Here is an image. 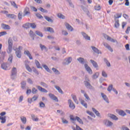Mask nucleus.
<instances>
[{"mask_svg": "<svg viewBox=\"0 0 130 130\" xmlns=\"http://www.w3.org/2000/svg\"><path fill=\"white\" fill-rule=\"evenodd\" d=\"M7 17H8V18H11V19H15V18H16V15L14 14H8L7 15Z\"/></svg>", "mask_w": 130, "mask_h": 130, "instance_id": "53", "label": "nucleus"}, {"mask_svg": "<svg viewBox=\"0 0 130 130\" xmlns=\"http://www.w3.org/2000/svg\"><path fill=\"white\" fill-rule=\"evenodd\" d=\"M17 77V68L14 67L11 70V78L12 80H15Z\"/></svg>", "mask_w": 130, "mask_h": 130, "instance_id": "3", "label": "nucleus"}, {"mask_svg": "<svg viewBox=\"0 0 130 130\" xmlns=\"http://www.w3.org/2000/svg\"><path fill=\"white\" fill-rule=\"evenodd\" d=\"M99 76V73H98V72H96L94 74L92 75V78L93 79H97Z\"/></svg>", "mask_w": 130, "mask_h": 130, "instance_id": "49", "label": "nucleus"}, {"mask_svg": "<svg viewBox=\"0 0 130 130\" xmlns=\"http://www.w3.org/2000/svg\"><path fill=\"white\" fill-rule=\"evenodd\" d=\"M92 111L96 114V116H99L100 117V113L98 111H97L95 108H92Z\"/></svg>", "mask_w": 130, "mask_h": 130, "instance_id": "32", "label": "nucleus"}, {"mask_svg": "<svg viewBox=\"0 0 130 130\" xmlns=\"http://www.w3.org/2000/svg\"><path fill=\"white\" fill-rule=\"evenodd\" d=\"M32 94H36L38 92V90L35 88V87H33L31 90Z\"/></svg>", "mask_w": 130, "mask_h": 130, "instance_id": "54", "label": "nucleus"}, {"mask_svg": "<svg viewBox=\"0 0 130 130\" xmlns=\"http://www.w3.org/2000/svg\"><path fill=\"white\" fill-rule=\"evenodd\" d=\"M104 124H105L106 126L111 127V126L113 125V123L108 119H106L104 120Z\"/></svg>", "mask_w": 130, "mask_h": 130, "instance_id": "5", "label": "nucleus"}, {"mask_svg": "<svg viewBox=\"0 0 130 130\" xmlns=\"http://www.w3.org/2000/svg\"><path fill=\"white\" fill-rule=\"evenodd\" d=\"M40 107H41L42 108H44L45 107V104H44L42 102H40L39 103Z\"/></svg>", "mask_w": 130, "mask_h": 130, "instance_id": "55", "label": "nucleus"}, {"mask_svg": "<svg viewBox=\"0 0 130 130\" xmlns=\"http://www.w3.org/2000/svg\"><path fill=\"white\" fill-rule=\"evenodd\" d=\"M18 19L19 20H22V12L18 13Z\"/></svg>", "mask_w": 130, "mask_h": 130, "instance_id": "64", "label": "nucleus"}, {"mask_svg": "<svg viewBox=\"0 0 130 130\" xmlns=\"http://www.w3.org/2000/svg\"><path fill=\"white\" fill-rule=\"evenodd\" d=\"M94 9L96 11H100V10H101V6H100V5L99 6H95L94 7Z\"/></svg>", "mask_w": 130, "mask_h": 130, "instance_id": "58", "label": "nucleus"}, {"mask_svg": "<svg viewBox=\"0 0 130 130\" xmlns=\"http://www.w3.org/2000/svg\"><path fill=\"white\" fill-rule=\"evenodd\" d=\"M91 48H92V50H93L94 52H95V53H97L98 54H101L102 53V52H101V51L99 50V49H98V48H96L94 46H91Z\"/></svg>", "mask_w": 130, "mask_h": 130, "instance_id": "10", "label": "nucleus"}, {"mask_svg": "<svg viewBox=\"0 0 130 130\" xmlns=\"http://www.w3.org/2000/svg\"><path fill=\"white\" fill-rule=\"evenodd\" d=\"M45 30V31H48V32H50V33H54V30L51 27H47V30Z\"/></svg>", "mask_w": 130, "mask_h": 130, "instance_id": "41", "label": "nucleus"}, {"mask_svg": "<svg viewBox=\"0 0 130 130\" xmlns=\"http://www.w3.org/2000/svg\"><path fill=\"white\" fill-rule=\"evenodd\" d=\"M49 96L52 99V100H54V101H56L57 102H58V99H57V97L55 96L54 94L52 93H49Z\"/></svg>", "mask_w": 130, "mask_h": 130, "instance_id": "12", "label": "nucleus"}, {"mask_svg": "<svg viewBox=\"0 0 130 130\" xmlns=\"http://www.w3.org/2000/svg\"><path fill=\"white\" fill-rule=\"evenodd\" d=\"M70 120L72 121V123L75 124V121L77 120V121L80 123V124H84V122L83 120L81 119V118L78 116H76L75 118L74 117L73 115H70Z\"/></svg>", "mask_w": 130, "mask_h": 130, "instance_id": "1", "label": "nucleus"}, {"mask_svg": "<svg viewBox=\"0 0 130 130\" xmlns=\"http://www.w3.org/2000/svg\"><path fill=\"white\" fill-rule=\"evenodd\" d=\"M20 119L22 122L23 123V124H26V123L27 122V118H26L25 117L21 116L20 117Z\"/></svg>", "mask_w": 130, "mask_h": 130, "instance_id": "30", "label": "nucleus"}, {"mask_svg": "<svg viewBox=\"0 0 130 130\" xmlns=\"http://www.w3.org/2000/svg\"><path fill=\"white\" fill-rule=\"evenodd\" d=\"M72 99H73L74 102L76 103V104H79V102H78V100L77 99V96L73 95Z\"/></svg>", "mask_w": 130, "mask_h": 130, "instance_id": "46", "label": "nucleus"}, {"mask_svg": "<svg viewBox=\"0 0 130 130\" xmlns=\"http://www.w3.org/2000/svg\"><path fill=\"white\" fill-rule=\"evenodd\" d=\"M108 116H109V117H110V118H111L112 119H113L114 120H118V118L117 117H116V116H115L113 114H109Z\"/></svg>", "mask_w": 130, "mask_h": 130, "instance_id": "26", "label": "nucleus"}, {"mask_svg": "<svg viewBox=\"0 0 130 130\" xmlns=\"http://www.w3.org/2000/svg\"><path fill=\"white\" fill-rule=\"evenodd\" d=\"M104 62L106 64L107 66L108 67V68H110L111 67V64H110V62L108 61V60H107V58H105L104 59Z\"/></svg>", "mask_w": 130, "mask_h": 130, "instance_id": "37", "label": "nucleus"}, {"mask_svg": "<svg viewBox=\"0 0 130 130\" xmlns=\"http://www.w3.org/2000/svg\"><path fill=\"white\" fill-rule=\"evenodd\" d=\"M23 13H24L23 17H25V16H28V15H30V11H29V8L25 7L23 11Z\"/></svg>", "mask_w": 130, "mask_h": 130, "instance_id": "13", "label": "nucleus"}, {"mask_svg": "<svg viewBox=\"0 0 130 130\" xmlns=\"http://www.w3.org/2000/svg\"><path fill=\"white\" fill-rule=\"evenodd\" d=\"M81 34L86 40H91L90 37L88 36V35H87V34L82 32H81Z\"/></svg>", "mask_w": 130, "mask_h": 130, "instance_id": "22", "label": "nucleus"}, {"mask_svg": "<svg viewBox=\"0 0 130 130\" xmlns=\"http://www.w3.org/2000/svg\"><path fill=\"white\" fill-rule=\"evenodd\" d=\"M13 50V40L12 38H10L8 39V48L7 49V53L10 54L12 52Z\"/></svg>", "mask_w": 130, "mask_h": 130, "instance_id": "2", "label": "nucleus"}, {"mask_svg": "<svg viewBox=\"0 0 130 130\" xmlns=\"http://www.w3.org/2000/svg\"><path fill=\"white\" fill-rule=\"evenodd\" d=\"M0 120H1V123H6V116L2 117L0 116Z\"/></svg>", "mask_w": 130, "mask_h": 130, "instance_id": "44", "label": "nucleus"}, {"mask_svg": "<svg viewBox=\"0 0 130 130\" xmlns=\"http://www.w3.org/2000/svg\"><path fill=\"white\" fill-rule=\"evenodd\" d=\"M68 104L69 105L70 109H72V110H74V109L76 108V106L75 105V104H74V102H73V101H72V100H68Z\"/></svg>", "mask_w": 130, "mask_h": 130, "instance_id": "6", "label": "nucleus"}, {"mask_svg": "<svg viewBox=\"0 0 130 130\" xmlns=\"http://www.w3.org/2000/svg\"><path fill=\"white\" fill-rule=\"evenodd\" d=\"M84 85L85 87L87 88V89H90V90H92L93 88V86L91 85V84H90V82L87 81H84Z\"/></svg>", "mask_w": 130, "mask_h": 130, "instance_id": "7", "label": "nucleus"}, {"mask_svg": "<svg viewBox=\"0 0 130 130\" xmlns=\"http://www.w3.org/2000/svg\"><path fill=\"white\" fill-rule=\"evenodd\" d=\"M21 89H22V90L25 89V88H26V85H27L26 81H22L21 82Z\"/></svg>", "mask_w": 130, "mask_h": 130, "instance_id": "35", "label": "nucleus"}, {"mask_svg": "<svg viewBox=\"0 0 130 130\" xmlns=\"http://www.w3.org/2000/svg\"><path fill=\"white\" fill-rule=\"evenodd\" d=\"M30 27L32 29H35L36 28V24L35 23H30Z\"/></svg>", "mask_w": 130, "mask_h": 130, "instance_id": "60", "label": "nucleus"}, {"mask_svg": "<svg viewBox=\"0 0 130 130\" xmlns=\"http://www.w3.org/2000/svg\"><path fill=\"white\" fill-rule=\"evenodd\" d=\"M86 113L88 114H89V115H91V116H92V117H95V114H94V113H93V112H90L89 111H87Z\"/></svg>", "mask_w": 130, "mask_h": 130, "instance_id": "51", "label": "nucleus"}, {"mask_svg": "<svg viewBox=\"0 0 130 130\" xmlns=\"http://www.w3.org/2000/svg\"><path fill=\"white\" fill-rule=\"evenodd\" d=\"M24 54L27 55L29 57V59H33V57H32V55H31V53H30V52L28 50L24 51Z\"/></svg>", "mask_w": 130, "mask_h": 130, "instance_id": "16", "label": "nucleus"}, {"mask_svg": "<svg viewBox=\"0 0 130 130\" xmlns=\"http://www.w3.org/2000/svg\"><path fill=\"white\" fill-rule=\"evenodd\" d=\"M61 119L63 123L65 124H68V123H69V121H68V120H67V119H64V118H61Z\"/></svg>", "mask_w": 130, "mask_h": 130, "instance_id": "52", "label": "nucleus"}, {"mask_svg": "<svg viewBox=\"0 0 130 130\" xmlns=\"http://www.w3.org/2000/svg\"><path fill=\"white\" fill-rule=\"evenodd\" d=\"M52 70L54 73V74H55V75H60V72H59V71L57 70V69L53 68L52 69Z\"/></svg>", "mask_w": 130, "mask_h": 130, "instance_id": "33", "label": "nucleus"}, {"mask_svg": "<svg viewBox=\"0 0 130 130\" xmlns=\"http://www.w3.org/2000/svg\"><path fill=\"white\" fill-rule=\"evenodd\" d=\"M57 17L58 18H59V19H62L63 20H64V19H66V17L64 16V15H63L61 13H58Z\"/></svg>", "mask_w": 130, "mask_h": 130, "instance_id": "36", "label": "nucleus"}, {"mask_svg": "<svg viewBox=\"0 0 130 130\" xmlns=\"http://www.w3.org/2000/svg\"><path fill=\"white\" fill-rule=\"evenodd\" d=\"M31 99H32V101H36L37 99H38V96L34 95Z\"/></svg>", "mask_w": 130, "mask_h": 130, "instance_id": "62", "label": "nucleus"}, {"mask_svg": "<svg viewBox=\"0 0 130 130\" xmlns=\"http://www.w3.org/2000/svg\"><path fill=\"white\" fill-rule=\"evenodd\" d=\"M115 28H118L119 27V20L115 19Z\"/></svg>", "mask_w": 130, "mask_h": 130, "instance_id": "39", "label": "nucleus"}, {"mask_svg": "<svg viewBox=\"0 0 130 130\" xmlns=\"http://www.w3.org/2000/svg\"><path fill=\"white\" fill-rule=\"evenodd\" d=\"M37 89H39V91H40L41 92H42L43 93H47V92H48V91H47V90H46L45 88H43L42 87H41L39 85H37Z\"/></svg>", "mask_w": 130, "mask_h": 130, "instance_id": "11", "label": "nucleus"}, {"mask_svg": "<svg viewBox=\"0 0 130 130\" xmlns=\"http://www.w3.org/2000/svg\"><path fill=\"white\" fill-rule=\"evenodd\" d=\"M77 60L80 63H81V64H85V63H86V60L83 57L78 58Z\"/></svg>", "mask_w": 130, "mask_h": 130, "instance_id": "17", "label": "nucleus"}, {"mask_svg": "<svg viewBox=\"0 0 130 130\" xmlns=\"http://www.w3.org/2000/svg\"><path fill=\"white\" fill-rule=\"evenodd\" d=\"M40 85L41 86H42V87H44V88H48V85L45 82H41Z\"/></svg>", "mask_w": 130, "mask_h": 130, "instance_id": "45", "label": "nucleus"}, {"mask_svg": "<svg viewBox=\"0 0 130 130\" xmlns=\"http://www.w3.org/2000/svg\"><path fill=\"white\" fill-rule=\"evenodd\" d=\"M84 68L85 70L88 72V73H89L90 75H92L93 73V72L92 71V69L88 66V64H84Z\"/></svg>", "mask_w": 130, "mask_h": 130, "instance_id": "8", "label": "nucleus"}, {"mask_svg": "<svg viewBox=\"0 0 130 130\" xmlns=\"http://www.w3.org/2000/svg\"><path fill=\"white\" fill-rule=\"evenodd\" d=\"M44 18L45 20H46V21H47L48 22H49L50 23H53V20H52L49 17L47 16H44Z\"/></svg>", "mask_w": 130, "mask_h": 130, "instance_id": "28", "label": "nucleus"}, {"mask_svg": "<svg viewBox=\"0 0 130 130\" xmlns=\"http://www.w3.org/2000/svg\"><path fill=\"white\" fill-rule=\"evenodd\" d=\"M1 27L3 28V29H4V30H10V29H11V27L9 25L6 24L5 23H2L1 24Z\"/></svg>", "mask_w": 130, "mask_h": 130, "instance_id": "15", "label": "nucleus"}, {"mask_svg": "<svg viewBox=\"0 0 130 130\" xmlns=\"http://www.w3.org/2000/svg\"><path fill=\"white\" fill-rule=\"evenodd\" d=\"M1 68L3 69V70H5V71H7V70H8V63H3L1 64Z\"/></svg>", "mask_w": 130, "mask_h": 130, "instance_id": "24", "label": "nucleus"}, {"mask_svg": "<svg viewBox=\"0 0 130 130\" xmlns=\"http://www.w3.org/2000/svg\"><path fill=\"white\" fill-rule=\"evenodd\" d=\"M72 60H73V58L72 57H69L67 59H65L62 62V64L63 66H68L72 62Z\"/></svg>", "mask_w": 130, "mask_h": 130, "instance_id": "4", "label": "nucleus"}, {"mask_svg": "<svg viewBox=\"0 0 130 130\" xmlns=\"http://www.w3.org/2000/svg\"><path fill=\"white\" fill-rule=\"evenodd\" d=\"M81 104H82L83 105V106H84L85 107V108H88V105L87 104L86 102H85V101L81 100Z\"/></svg>", "mask_w": 130, "mask_h": 130, "instance_id": "31", "label": "nucleus"}, {"mask_svg": "<svg viewBox=\"0 0 130 130\" xmlns=\"http://www.w3.org/2000/svg\"><path fill=\"white\" fill-rule=\"evenodd\" d=\"M55 89L57 90L58 92H59L60 94H63V91L61 90V88L59 86H57L56 85L54 86Z\"/></svg>", "mask_w": 130, "mask_h": 130, "instance_id": "27", "label": "nucleus"}, {"mask_svg": "<svg viewBox=\"0 0 130 130\" xmlns=\"http://www.w3.org/2000/svg\"><path fill=\"white\" fill-rule=\"evenodd\" d=\"M40 47L42 51L45 50L46 52H47L48 51V49L46 47L45 45H43L41 44H40Z\"/></svg>", "mask_w": 130, "mask_h": 130, "instance_id": "20", "label": "nucleus"}, {"mask_svg": "<svg viewBox=\"0 0 130 130\" xmlns=\"http://www.w3.org/2000/svg\"><path fill=\"white\" fill-rule=\"evenodd\" d=\"M64 25L66 27V28L68 31H71V32L74 30V28L71 25H70L68 22H65Z\"/></svg>", "mask_w": 130, "mask_h": 130, "instance_id": "9", "label": "nucleus"}, {"mask_svg": "<svg viewBox=\"0 0 130 130\" xmlns=\"http://www.w3.org/2000/svg\"><path fill=\"white\" fill-rule=\"evenodd\" d=\"M118 114L121 115V116H125V115H126L125 112L122 110H120L118 111Z\"/></svg>", "mask_w": 130, "mask_h": 130, "instance_id": "29", "label": "nucleus"}, {"mask_svg": "<svg viewBox=\"0 0 130 130\" xmlns=\"http://www.w3.org/2000/svg\"><path fill=\"white\" fill-rule=\"evenodd\" d=\"M35 64L36 65V67L38 69H42V67H41L40 63L39 62V61H38V60H35Z\"/></svg>", "mask_w": 130, "mask_h": 130, "instance_id": "34", "label": "nucleus"}, {"mask_svg": "<svg viewBox=\"0 0 130 130\" xmlns=\"http://www.w3.org/2000/svg\"><path fill=\"white\" fill-rule=\"evenodd\" d=\"M101 95L102 98L104 99L105 101H106V102H107V103H109V100H108V98H107V96H106V95H105L103 92L101 93Z\"/></svg>", "mask_w": 130, "mask_h": 130, "instance_id": "14", "label": "nucleus"}, {"mask_svg": "<svg viewBox=\"0 0 130 130\" xmlns=\"http://www.w3.org/2000/svg\"><path fill=\"white\" fill-rule=\"evenodd\" d=\"M11 5L13 6L14 8L15 9H18V5H17V4L14 1H11Z\"/></svg>", "mask_w": 130, "mask_h": 130, "instance_id": "43", "label": "nucleus"}, {"mask_svg": "<svg viewBox=\"0 0 130 130\" xmlns=\"http://www.w3.org/2000/svg\"><path fill=\"white\" fill-rule=\"evenodd\" d=\"M5 54H6V52H2V56L0 57V63H2L4 60H5Z\"/></svg>", "mask_w": 130, "mask_h": 130, "instance_id": "25", "label": "nucleus"}, {"mask_svg": "<svg viewBox=\"0 0 130 130\" xmlns=\"http://www.w3.org/2000/svg\"><path fill=\"white\" fill-rule=\"evenodd\" d=\"M102 75L104 78H107V73L104 71H103L102 72Z\"/></svg>", "mask_w": 130, "mask_h": 130, "instance_id": "56", "label": "nucleus"}, {"mask_svg": "<svg viewBox=\"0 0 130 130\" xmlns=\"http://www.w3.org/2000/svg\"><path fill=\"white\" fill-rule=\"evenodd\" d=\"M113 89V85L112 84H110L109 85L108 87V91L109 92H111V90Z\"/></svg>", "mask_w": 130, "mask_h": 130, "instance_id": "47", "label": "nucleus"}, {"mask_svg": "<svg viewBox=\"0 0 130 130\" xmlns=\"http://www.w3.org/2000/svg\"><path fill=\"white\" fill-rule=\"evenodd\" d=\"M15 54L18 58H21L22 57V52L20 50H17L15 52Z\"/></svg>", "mask_w": 130, "mask_h": 130, "instance_id": "18", "label": "nucleus"}, {"mask_svg": "<svg viewBox=\"0 0 130 130\" xmlns=\"http://www.w3.org/2000/svg\"><path fill=\"white\" fill-rule=\"evenodd\" d=\"M103 45L104 46L106 47V48H107L109 50H110L111 52H113V50L112 49V48H111V47H110L109 45H108V44H107V43L104 42Z\"/></svg>", "mask_w": 130, "mask_h": 130, "instance_id": "19", "label": "nucleus"}, {"mask_svg": "<svg viewBox=\"0 0 130 130\" xmlns=\"http://www.w3.org/2000/svg\"><path fill=\"white\" fill-rule=\"evenodd\" d=\"M29 35L30 37H31V38H32V40H35V37L36 36V35L35 34H34L33 31L30 30L29 32Z\"/></svg>", "mask_w": 130, "mask_h": 130, "instance_id": "23", "label": "nucleus"}, {"mask_svg": "<svg viewBox=\"0 0 130 130\" xmlns=\"http://www.w3.org/2000/svg\"><path fill=\"white\" fill-rule=\"evenodd\" d=\"M36 16L37 17V18H39V19H43V16H42V15L39 13H37Z\"/></svg>", "mask_w": 130, "mask_h": 130, "instance_id": "59", "label": "nucleus"}, {"mask_svg": "<svg viewBox=\"0 0 130 130\" xmlns=\"http://www.w3.org/2000/svg\"><path fill=\"white\" fill-rule=\"evenodd\" d=\"M31 117L34 121H38V120H39V119L38 117L35 118V115L34 114H31Z\"/></svg>", "mask_w": 130, "mask_h": 130, "instance_id": "42", "label": "nucleus"}, {"mask_svg": "<svg viewBox=\"0 0 130 130\" xmlns=\"http://www.w3.org/2000/svg\"><path fill=\"white\" fill-rule=\"evenodd\" d=\"M90 61L92 63L93 67H94L95 69H98V68H99L98 64L94 60L90 59Z\"/></svg>", "mask_w": 130, "mask_h": 130, "instance_id": "21", "label": "nucleus"}, {"mask_svg": "<svg viewBox=\"0 0 130 130\" xmlns=\"http://www.w3.org/2000/svg\"><path fill=\"white\" fill-rule=\"evenodd\" d=\"M43 68L45 69V70H46V71H47V72H48V73H51V70H50V69H49V68H48V67H47V66L46 65H44L43 66Z\"/></svg>", "mask_w": 130, "mask_h": 130, "instance_id": "48", "label": "nucleus"}, {"mask_svg": "<svg viewBox=\"0 0 130 130\" xmlns=\"http://www.w3.org/2000/svg\"><path fill=\"white\" fill-rule=\"evenodd\" d=\"M25 69L27 70V71H28V72H29V73H31V72H32V69H31L30 66H29V65H28L27 64H25Z\"/></svg>", "mask_w": 130, "mask_h": 130, "instance_id": "40", "label": "nucleus"}, {"mask_svg": "<svg viewBox=\"0 0 130 130\" xmlns=\"http://www.w3.org/2000/svg\"><path fill=\"white\" fill-rule=\"evenodd\" d=\"M9 61L12 63V61L13 60V55H10L9 58H8Z\"/></svg>", "mask_w": 130, "mask_h": 130, "instance_id": "61", "label": "nucleus"}, {"mask_svg": "<svg viewBox=\"0 0 130 130\" xmlns=\"http://www.w3.org/2000/svg\"><path fill=\"white\" fill-rule=\"evenodd\" d=\"M36 34H37V35H38V36H40V37H43V34H42V32L38 30L36 31Z\"/></svg>", "mask_w": 130, "mask_h": 130, "instance_id": "50", "label": "nucleus"}, {"mask_svg": "<svg viewBox=\"0 0 130 130\" xmlns=\"http://www.w3.org/2000/svg\"><path fill=\"white\" fill-rule=\"evenodd\" d=\"M62 34L65 36H67V35H69V33H68V31L66 30H62Z\"/></svg>", "mask_w": 130, "mask_h": 130, "instance_id": "63", "label": "nucleus"}, {"mask_svg": "<svg viewBox=\"0 0 130 130\" xmlns=\"http://www.w3.org/2000/svg\"><path fill=\"white\" fill-rule=\"evenodd\" d=\"M30 23L27 22L23 24L22 27H23V28H25V29H29V28H30Z\"/></svg>", "mask_w": 130, "mask_h": 130, "instance_id": "38", "label": "nucleus"}, {"mask_svg": "<svg viewBox=\"0 0 130 130\" xmlns=\"http://www.w3.org/2000/svg\"><path fill=\"white\" fill-rule=\"evenodd\" d=\"M39 10L42 12V13H48V11L44 9H43L42 7H40Z\"/></svg>", "mask_w": 130, "mask_h": 130, "instance_id": "57", "label": "nucleus"}]
</instances>
